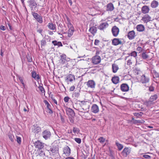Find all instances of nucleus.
Returning a JSON list of instances; mask_svg holds the SVG:
<instances>
[{"instance_id": "nucleus-1", "label": "nucleus", "mask_w": 159, "mask_h": 159, "mask_svg": "<svg viewBox=\"0 0 159 159\" xmlns=\"http://www.w3.org/2000/svg\"><path fill=\"white\" fill-rule=\"evenodd\" d=\"M123 39H119L115 38L114 39L112 42V44L115 46H116L118 45V44H123L125 42L123 41H122V40H123Z\"/></svg>"}, {"instance_id": "nucleus-2", "label": "nucleus", "mask_w": 159, "mask_h": 159, "mask_svg": "<svg viewBox=\"0 0 159 159\" xmlns=\"http://www.w3.org/2000/svg\"><path fill=\"white\" fill-rule=\"evenodd\" d=\"M150 80L149 78L145 75H142L140 78V81L142 84L148 83Z\"/></svg>"}, {"instance_id": "nucleus-3", "label": "nucleus", "mask_w": 159, "mask_h": 159, "mask_svg": "<svg viewBox=\"0 0 159 159\" xmlns=\"http://www.w3.org/2000/svg\"><path fill=\"white\" fill-rule=\"evenodd\" d=\"M42 135L44 139H47L50 138L51 135V133L49 131L47 130H45L43 132Z\"/></svg>"}, {"instance_id": "nucleus-4", "label": "nucleus", "mask_w": 159, "mask_h": 159, "mask_svg": "<svg viewBox=\"0 0 159 159\" xmlns=\"http://www.w3.org/2000/svg\"><path fill=\"white\" fill-rule=\"evenodd\" d=\"M111 32L113 36L116 37L118 35L119 32V29L116 26H114L111 29Z\"/></svg>"}, {"instance_id": "nucleus-5", "label": "nucleus", "mask_w": 159, "mask_h": 159, "mask_svg": "<svg viewBox=\"0 0 159 159\" xmlns=\"http://www.w3.org/2000/svg\"><path fill=\"white\" fill-rule=\"evenodd\" d=\"M131 148H125L122 152V155L125 157H126L128 155H129L131 152Z\"/></svg>"}, {"instance_id": "nucleus-6", "label": "nucleus", "mask_w": 159, "mask_h": 159, "mask_svg": "<svg viewBox=\"0 0 159 159\" xmlns=\"http://www.w3.org/2000/svg\"><path fill=\"white\" fill-rule=\"evenodd\" d=\"M65 80L68 84L69 81L71 82L74 80H75V78L74 75L69 74L66 75L65 78Z\"/></svg>"}, {"instance_id": "nucleus-7", "label": "nucleus", "mask_w": 159, "mask_h": 159, "mask_svg": "<svg viewBox=\"0 0 159 159\" xmlns=\"http://www.w3.org/2000/svg\"><path fill=\"white\" fill-rule=\"evenodd\" d=\"M29 6L31 8L32 11H34V7L35 8L37 6V4L35 0H30L28 1Z\"/></svg>"}, {"instance_id": "nucleus-8", "label": "nucleus", "mask_w": 159, "mask_h": 159, "mask_svg": "<svg viewBox=\"0 0 159 159\" xmlns=\"http://www.w3.org/2000/svg\"><path fill=\"white\" fill-rule=\"evenodd\" d=\"M136 36L134 30H132L128 32L127 35V37L130 40L134 39Z\"/></svg>"}, {"instance_id": "nucleus-9", "label": "nucleus", "mask_w": 159, "mask_h": 159, "mask_svg": "<svg viewBox=\"0 0 159 159\" xmlns=\"http://www.w3.org/2000/svg\"><path fill=\"white\" fill-rule=\"evenodd\" d=\"M63 152V154H65L67 157L70 156V149L68 146H66L64 148Z\"/></svg>"}, {"instance_id": "nucleus-10", "label": "nucleus", "mask_w": 159, "mask_h": 159, "mask_svg": "<svg viewBox=\"0 0 159 159\" xmlns=\"http://www.w3.org/2000/svg\"><path fill=\"white\" fill-rule=\"evenodd\" d=\"M120 88L122 92H127L129 90V87L127 84H122L120 86Z\"/></svg>"}, {"instance_id": "nucleus-11", "label": "nucleus", "mask_w": 159, "mask_h": 159, "mask_svg": "<svg viewBox=\"0 0 159 159\" xmlns=\"http://www.w3.org/2000/svg\"><path fill=\"white\" fill-rule=\"evenodd\" d=\"M34 145L36 148L38 149H41L43 148L44 144L40 141H38L34 143Z\"/></svg>"}, {"instance_id": "nucleus-12", "label": "nucleus", "mask_w": 159, "mask_h": 159, "mask_svg": "<svg viewBox=\"0 0 159 159\" xmlns=\"http://www.w3.org/2000/svg\"><path fill=\"white\" fill-rule=\"evenodd\" d=\"M107 141L102 137H100V146H102L103 147L105 146H107Z\"/></svg>"}, {"instance_id": "nucleus-13", "label": "nucleus", "mask_w": 159, "mask_h": 159, "mask_svg": "<svg viewBox=\"0 0 159 159\" xmlns=\"http://www.w3.org/2000/svg\"><path fill=\"white\" fill-rule=\"evenodd\" d=\"M150 9L149 6L145 5L142 7L141 12L144 14H146L149 13Z\"/></svg>"}, {"instance_id": "nucleus-14", "label": "nucleus", "mask_w": 159, "mask_h": 159, "mask_svg": "<svg viewBox=\"0 0 159 159\" xmlns=\"http://www.w3.org/2000/svg\"><path fill=\"white\" fill-rule=\"evenodd\" d=\"M128 56L126 57V58H129V57H134V58L135 59L136 61H137V53L135 51H133L132 52L130 53H129L128 54Z\"/></svg>"}, {"instance_id": "nucleus-15", "label": "nucleus", "mask_w": 159, "mask_h": 159, "mask_svg": "<svg viewBox=\"0 0 159 159\" xmlns=\"http://www.w3.org/2000/svg\"><path fill=\"white\" fill-rule=\"evenodd\" d=\"M32 131L34 133L38 134L40 131L41 129L40 127L39 126H33L32 128Z\"/></svg>"}, {"instance_id": "nucleus-16", "label": "nucleus", "mask_w": 159, "mask_h": 159, "mask_svg": "<svg viewBox=\"0 0 159 159\" xmlns=\"http://www.w3.org/2000/svg\"><path fill=\"white\" fill-rule=\"evenodd\" d=\"M66 112L68 116H70L71 117H73L75 115V113L74 111L70 108L66 109Z\"/></svg>"}, {"instance_id": "nucleus-17", "label": "nucleus", "mask_w": 159, "mask_h": 159, "mask_svg": "<svg viewBox=\"0 0 159 159\" xmlns=\"http://www.w3.org/2000/svg\"><path fill=\"white\" fill-rule=\"evenodd\" d=\"M151 17L148 14L145 15L142 18V20L144 22L147 23L151 20Z\"/></svg>"}, {"instance_id": "nucleus-18", "label": "nucleus", "mask_w": 159, "mask_h": 159, "mask_svg": "<svg viewBox=\"0 0 159 159\" xmlns=\"http://www.w3.org/2000/svg\"><path fill=\"white\" fill-rule=\"evenodd\" d=\"M60 62L62 64L65 63L66 61V56L65 54H63L60 56Z\"/></svg>"}, {"instance_id": "nucleus-19", "label": "nucleus", "mask_w": 159, "mask_h": 159, "mask_svg": "<svg viewBox=\"0 0 159 159\" xmlns=\"http://www.w3.org/2000/svg\"><path fill=\"white\" fill-rule=\"evenodd\" d=\"M92 62L95 64H97L99 63V56H96L93 57Z\"/></svg>"}, {"instance_id": "nucleus-20", "label": "nucleus", "mask_w": 159, "mask_h": 159, "mask_svg": "<svg viewBox=\"0 0 159 159\" xmlns=\"http://www.w3.org/2000/svg\"><path fill=\"white\" fill-rule=\"evenodd\" d=\"M91 110L92 112L97 113L99 111L98 107L96 104H93Z\"/></svg>"}, {"instance_id": "nucleus-21", "label": "nucleus", "mask_w": 159, "mask_h": 159, "mask_svg": "<svg viewBox=\"0 0 159 159\" xmlns=\"http://www.w3.org/2000/svg\"><path fill=\"white\" fill-rule=\"evenodd\" d=\"M87 85L88 87L93 88L95 87V83L92 80H89L87 83Z\"/></svg>"}, {"instance_id": "nucleus-22", "label": "nucleus", "mask_w": 159, "mask_h": 159, "mask_svg": "<svg viewBox=\"0 0 159 159\" xmlns=\"http://www.w3.org/2000/svg\"><path fill=\"white\" fill-rule=\"evenodd\" d=\"M107 11H112L114 9V7L113 4L110 3L107 5Z\"/></svg>"}, {"instance_id": "nucleus-23", "label": "nucleus", "mask_w": 159, "mask_h": 159, "mask_svg": "<svg viewBox=\"0 0 159 159\" xmlns=\"http://www.w3.org/2000/svg\"><path fill=\"white\" fill-rule=\"evenodd\" d=\"M137 30L139 32H143L145 30V27L143 25L140 24L138 25L136 27Z\"/></svg>"}, {"instance_id": "nucleus-24", "label": "nucleus", "mask_w": 159, "mask_h": 159, "mask_svg": "<svg viewBox=\"0 0 159 159\" xmlns=\"http://www.w3.org/2000/svg\"><path fill=\"white\" fill-rule=\"evenodd\" d=\"M108 26V24L106 22L101 23L100 24V30H102Z\"/></svg>"}, {"instance_id": "nucleus-25", "label": "nucleus", "mask_w": 159, "mask_h": 159, "mask_svg": "<svg viewBox=\"0 0 159 159\" xmlns=\"http://www.w3.org/2000/svg\"><path fill=\"white\" fill-rule=\"evenodd\" d=\"M128 58L129 59L127 61V65L128 66H130L132 64V63L136 59L134 58V57H130Z\"/></svg>"}, {"instance_id": "nucleus-26", "label": "nucleus", "mask_w": 159, "mask_h": 159, "mask_svg": "<svg viewBox=\"0 0 159 159\" xmlns=\"http://www.w3.org/2000/svg\"><path fill=\"white\" fill-rule=\"evenodd\" d=\"M56 25L55 24H54L52 23H49L48 25V27L49 29L52 30H56Z\"/></svg>"}, {"instance_id": "nucleus-27", "label": "nucleus", "mask_w": 159, "mask_h": 159, "mask_svg": "<svg viewBox=\"0 0 159 159\" xmlns=\"http://www.w3.org/2000/svg\"><path fill=\"white\" fill-rule=\"evenodd\" d=\"M112 72L113 73H116L119 69V67L118 65L115 63L113 64H112Z\"/></svg>"}, {"instance_id": "nucleus-28", "label": "nucleus", "mask_w": 159, "mask_h": 159, "mask_svg": "<svg viewBox=\"0 0 159 159\" xmlns=\"http://www.w3.org/2000/svg\"><path fill=\"white\" fill-rule=\"evenodd\" d=\"M158 4V2L156 0H153L151 2V6L153 8H155L157 7Z\"/></svg>"}, {"instance_id": "nucleus-29", "label": "nucleus", "mask_w": 159, "mask_h": 159, "mask_svg": "<svg viewBox=\"0 0 159 159\" xmlns=\"http://www.w3.org/2000/svg\"><path fill=\"white\" fill-rule=\"evenodd\" d=\"M112 82L115 84H117L119 81V78L118 76H114L112 78Z\"/></svg>"}, {"instance_id": "nucleus-30", "label": "nucleus", "mask_w": 159, "mask_h": 159, "mask_svg": "<svg viewBox=\"0 0 159 159\" xmlns=\"http://www.w3.org/2000/svg\"><path fill=\"white\" fill-rule=\"evenodd\" d=\"M80 91H79L77 92H74L72 95V97L75 99H77L78 98L80 95Z\"/></svg>"}, {"instance_id": "nucleus-31", "label": "nucleus", "mask_w": 159, "mask_h": 159, "mask_svg": "<svg viewBox=\"0 0 159 159\" xmlns=\"http://www.w3.org/2000/svg\"><path fill=\"white\" fill-rule=\"evenodd\" d=\"M52 43L54 46H57L58 47L62 46V44L61 42H57L56 40H54L52 41Z\"/></svg>"}, {"instance_id": "nucleus-32", "label": "nucleus", "mask_w": 159, "mask_h": 159, "mask_svg": "<svg viewBox=\"0 0 159 159\" xmlns=\"http://www.w3.org/2000/svg\"><path fill=\"white\" fill-rule=\"evenodd\" d=\"M144 104L147 107H150L153 104V102L152 101H150V100H149V101H146L144 102Z\"/></svg>"}, {"instance_id": "nucleus-33", "label": "nucleus", "mask_w": 159, "mask_h": 159, "mask_svg": "<svg viewBox=\"0 0 159 159\" xmlns=\"http://www.w3.org/2000/svg\"><path fill=\"white\" fill-rule=\"evenodd\" d=\"M32 76L33 78L38 80L40 79L39 75H37L35 71H33L32 72Z\"/></svg>"}, {"instance_id": "nucleus-34", "label": "nucleus", "mask_w": 159, "mask_h": 159, "mask_svg": "<svg viewBox=\"0 0 159 159\" xmlns=\"http://www.w3.org/2000/svg\"><path fill=\"white\" fill-rule=\"evenodd\" d=\"M89 31L92 34H94L96 32V28L94 26L91 27L90 28Z\"/></svg>"}, {"instance_id": "nucleus-35", "label": "nucleus", "mask_w": 159, "mask_h": 159, "mask_svg": "<svg viewBox=\"0 0 159 159\" xmlns=\"http://www.w3.org/2000/svg\"><path fill=\"white\" fill-rule=\"evenodd\" d=\"M74 31L73 27H72V28L69 29L68 32V36L69 37H70L71 36L73 33V32Z\"/></svg>"}, {"instance_id": "nucleus-36", "label": "nucleus", "mask_w": 159, "mask_h": 159, "mask_svg": "<svg viewBox=\"0 0 159 159\" xmlns=\"http://www.w3.org/2000/svg\"><path fill=\"white\" fill-rule=\"evenodd\" d=\"M116 145L117 146L118 150L119 151L121 150L123 148V146L122 144L119 143L117 141H116Z\"/></svg>"}, {"instance_id": "nucleus-37", "label": "nucleus", "mask_w": 159, "mask_h": 159, "mask_svg": "<svg viewBox=\"0 0 159 159\" xmlns=\"http://www.w3.org/2000/svg\"><path fill=\"white\" fill-rule=\"evenodd\" d=\"M157 98V94H154L150 97L149 100L150 101L153 102V101L156 100Z\"/></svg>"}, {"instance_id": "nucleus-38", "label": "nucleus", "mask_w": 159, "mask_h": 159, "mask_svg": "<svg viewBox=\"0 0 159 159\" xmlns=\"http://www.w3.org/2000/svg\"><path fill=\"white\" fill-rule=\"evenodd\" d=\"M141 57L143 59H146L149 58L148 55L145 52H143L142 53Z\"/></svg>"}, {"instance_id": "nucleus-39", "label": "nucleus", "mask_w": 159, "mask_h": 159, "mask_svg": "<svg viewBox=\"0 0 159 159\" xmlns=\"http://www.w3.org/2000/svg\"><path fill=\"white\" fill-rule=\"evenodd\" d=\"M46 41L45 40V39H43L41 41V47H44L46 45Z\"/></svg>"}, {"instance_id": "nucleus-40", "label": "nucleus", "mask_w": 159, "mask_h": 159, "mask_svg": "<svg viewBox=\"0 0 159 159\" xmlns=\"http://www.w3.org/2000/svg\"><path fill=\"white\" fill-rule=\"evenodd\" d=\"M134 115L136 116L137 117H139L140 116H142L143 114V113L140 112H135L133 113Z\"/></svg>"}, {"instance_id": "nucleus-41", "label": "nucleus", "mask_w": 159, "mask_h": 159, "mask_svg": "<svg viewBox=\"0 0 159 159\" xmlns=\"http://www.w3.org/2000/svg\"><path fill=\"white\" fill-rule=\"evenodd\" d=\"M73 131L75 134H78L80 132V130L79 129L77 128L73 127Z\"/></svg>"}, {"instance_id": "nucleus-42", "label": "nucleus", "mask_w": 159, "mask_h": 159, "mask_svg": "<svg viewBox=\"0 0 159 159\" xmlns=\"http://www.w3.org/2000/svg\"><path fill=\"white\" fill-rule=\"evenodd\" d=\"M43 102L45 104V105H46V107L47 109L51 108V105L49 104V103L47 100H44Z\"/></svg>"}, {"instance_id": "nucleus-43", "label": "nucleus", "mask_w": 159, "mask_h": 159, "mask_svg": "<svg viewBox=\"0 0 159 159\" xmlns=\"http://www.w3.org/2000/svg\"><path fill=\"white\" fill-rule=\"evenodd\" d=\"M145 122V121L143 120H134L133 121V123L135 124H137L138 123H143Z\"/></svg>"}, {"instance_id": "nucleus-44", "label": "nucleus", "mask_w": 159, "mask_h": 159, "mask_svg": "<svg viewBox=\"0 0 159 159\" xmlns=\"http://www.w3.org/2000/svg\"><path fill=\"white\" fill-rule=\"evenodd\" d=\"M32 15L36 19H37L40 16L38 14L34 12H32Z\"/></svg>"}, {"instance_id": "nucleus-45", "label": "nucleus", "mask_w": 159, "mask_h": 159, "mask_svg": "<svg viewBox=\"0 0 159 159\" xmlns=\"http://www.w3.org/2000/svg\"><path fill=\"white\" fill-rule=\"evenodd\" d=\"M153 76L154 77H155H155H159V74L155 70H153Z\"/></svg>"}, {"instance_id": "nucleus-46", "label": "nucleus", "mask_w": 159, "mask_h": 159, "mask_svg": "<svg viewBox=\"0 0 159 159\" xmlns=\"http://www.w3.org/2000/svg\"><path fill=\"white\" fill-rule=\"evenodd\" d=\"M37 20L39 23H41L43 22L42 17L41 16H39L37 19Z\"/></svg>"}, {"instance_id": "nucleus-47", "label": "nucleus", "mask_w": 159, "mask_h": 159, "mask_svg": "<svg viewBox=\"0 0 159 159\" xmlns=\"http://www.w3.org/2000/svg\"><path fill=\"white\" fill-rule=\"evenodd\" d=\"M38 88L42 93L45 92L44 89L42 86L41 85H39Z\"/></svg>"}, {"instance_id": "nucleus-48", "label": "nucleus", "mask_w": 159, "mask_h": 159, "mask_svg": "<svg viewBox=\"0 0 159 159\" xmlns=\"http://www.w3.org/2000/svg\"><path fill=\"white\" fill-rule=\"evenodd\" d=\"M43 39H45V40H47L48 42H50L51 40V37L48 36H45Z\"/></svg>"}, {"instance_id": "nucleus-49", "label": "nucleus", "mask_w": 159, "mask_h": 159, "mask_svg": "<svg viewBox=\"0 0 159 159\" xmlns=\"http://www.w3.org/2000/svg\"><path fill=\"white\" fill-rule=\"evenodd\" d=\"M21 83L22 84L23 86H25V84H24V81L23 80V78L21 77H18Z\"/></svg>"}, {"instance_id": "nucleus-50", "label": "nucleus", "mask_w": 159, "mask_h": 159, "mask_svg": "<svg viewBox=\"0 0 159 159\" xmlns=\"http://www.w3.org/2000/svg\"><path fill=\"white\" fill-rule=\"evenodd\" d=\"M75 141L78 143H80L81 142V139L80 138H75Z\"/></svg>"}, {"instance_id": "nucleus-51", "label": "nucleus", "mask_w": 159, "mask_h": 159, "mask_svg": "<svg viewBox=\"0 0 159 159\" xmlns=\"http://www.w3.org/2000/svg\"><path fill=\"white\" fill-rule=\"evenodd\" d=\"M8 137L9 138L11 142H13V138L14 137V136L13 135H11V134H9L8 135Z\"/></svg>"}, {"instance_id": "nucleus-52", "label": "nucleus", "mask_w": 159, "mask_h": 159, "mask_svg": "<svg viewBox=\"0 0 159 159\" xmlns=\"http://www.w3.org/2000/svg\"><path fill=\"white\" fill-rule=\"evenodd\" d=\"M143 157L146 159H151V158L150 156L146 154L143 155Z\"/></svg>"}, {"instance_id": "nucleus-53", "label": "nucleus", "mask_w": 159, "mask_h": 159, "mask_svg": "<svg viewBox=\"0 0 159 159\" xmlns=\"http://www.w3.org/2000/svg\"><path fill=\"white\" fill-rule=\"evenodd\" d=\"M70 98L68 96L65 97L64 99V100L66 102H68L70 99Z\"/></svg>"}, {"instance_id": "nucleus-54", "label": "nucleus", "mask_w": 159, "mask_h": 159, "mask_svg": "<svg viewBox=\"0 0 159 159\" xmlns=\"http://www.w3.org/2000/svg\"><path fill=\"white\" fill-rule=\"evenodd\" d=\"M16 137H17L16 141H17V142L18 143L20 144L21 142V138L19 137H17V136Z\"/></svg>"}, {"instance_id": "nucleus-55", "label": "nucleus", "mask_w": 159, "mask_h": 159, "mask_svg": "<svg viewBox=\"0 0 159 159\" xmlns=\"http://www.w3.org/2000/svg\"><path fill=\"white\" fill-rule=\"evenodd\" d=\"M149 90L150 91L152 92L154 90V87L152 85H151L149 87Z\"/></svg>"}, {"instance_id": "nucleus-56", "label": "nucleus", "mask_w": 159, "mask_h": 159, "mask_svg": "<svg viewBox=\"0 0 159 159\" xmlns=\"http://www.w3.org/2000/svg\"><path fill=\"white\" fill-rule=\"evenodd\" d=\"M137 50L139 51V52H140L142 51L143 49L141 47L139 46L137 48Z\"/></svg>"}, {"instance_id": "nucleus-57", "label": "nucleus", "mask_w": 159, "mask_h": 159, "mask_svg": "<svg viewBox=\"0 0 159 159\" xmlns=\"http://www.w3.org/2000/svg\"><path fill=\"white\" fill-rule=\"evenodd\" d=\"M47 111L50 114H52L53 113V111L51 108L48 109Z\"/></svg>"}, {"instance_id": "nucleus-58", "label": "nucleus", "mask_w": 159, "mask_h": 159, "mask_svg": "<svg viewBox=\"0 0 159 159\" xmlns=\"http://www.w3.org/2000/svg\"><path fill=\"white\" fill-rule=\"evenodd\" d=\"M63 29H61L58 31L57 32V33L58 34L60 35H62V33H63Z\"/></svg>"}, {"instance_id": "nucleus-59", "label": "nucleus", "mask_w": 159, "mask_h": 159, "mask_svg": "<svg viewBox=\"0 0 159 159\" xmlns=\"http://www.w3.org/2000/svg\"><path fill=\"white\" fill-rule=\"evenodd\" d=\"M27 59L28 60V61L29 62H31L32 61V59L29 56H28L27 57Z\"/></svg>"}, {"instance_id": "nucleus-60", "label": "nucleus", "mask_w": 159, "mask_h": 159, "mask_svg": "<svg viewBox=\"0 0 159 159\" xmlns=\"http://www.w3.org/2000/svg\"><path fill=\"white\" fill-rule=\"evenodd\" d=\"M43 31V30L42 29H38L37 30V32L39 33L40 34H41V35L43 36L42 35V34Z\"/></svg>"}, {"instance_id": "nucleus-61", "label": "nucleus", "mask_w": 159, "mask_h": 159, "mask_svg": "<svg viewBox=\"0 0 159 159\" xmlns=\"http://www.w3.org/2000/svg\"><path fill=\"white\" fill-rule=\"evenodd\" d=\"M0 29L4 31L6 30V28L4 26L2 25L0 27Z\"/></svg>"}, {"instance_id": "nucleus-62", "label": "nucleus", "mask_w": 159, "mask_h": 159, "mask_svg": "<svg viewBox=\"0 0 159 159\" xmlns=\"http://www.w3.org/2000/svg\"><path fill=\"white\" fill-rule=\"evenodd\" d=\"M99 42V40L97 39H96L95 41L94 44L95 45H98V44Z\"/></svg>"}, {"instance_id": "nucleus-63", "label": "nucleus", "mask_w": 159, "mask_h": 159, "mask_svg": "<svg viewBox=\"0 0 159 159\" xmlns=\"http://www.w3.org/2000/svg\"><path fill=\"white\" fill-rule=\"evenodd\" d=\"M68 28L70 27V28H72L73 27L72 24H71V23H70V22H68Z\"/></svg>"}, {"instance_id": "nucleus-64", "label": "nucleus", "mask_w": 159, "mask_h": 159, "mask_svg": "<svg viewBox=\"0 0 159 159\" xmlns=\"http://www.w3.org/2000/svg\"><path fill=\"white\" fill-rule=\"evenodd\" d=\"M75 87L74 86H71L70 88V91H73L75 89Z\"/></svg>"}]
</instances>
